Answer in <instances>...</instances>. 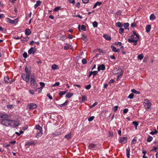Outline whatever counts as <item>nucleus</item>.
Instances as JSON below:
<instances>
[{
	"label": "nucleus",
	"mask_w": 158,
	"mask_h": 158,
	"mask_svg": "<svg viewBox=\"0 0 158 158\" xmlns=\"http://www.w3.org/2000/svg\"><path fill=\"white\" fill-rule=\"evenodd\" d=\"M36 91V90H29V92L30 94H34L35 91Z\"/></svg>",
	"instance_id": "nucleus-45"
},
{
	"label": "nucleus",
	"mask_w": 158,
	"mask_h": 158,
	"mask_svg": "<svg viewBox=\"0 0 158 158\" xmlns=\"http://www.w3.org/2000/svg\"><path fill=\"white\" fill-rule=\"evenodd\" d=\"M157 131L156 129H155L154 131H151L150 132V134L151 135H153L155 134H156L157 133Z\"/></svg>",
	"instance_id": "nucleus-46"
},
{
	"label": "nucleus",
	"mask_w": 158,
	"mask_h": 158,
	"mask_svg": "<svg viewBox=\"0 0 158 158\" xmlns=\"http://www.w3.org/2000/svg\"><path fill=\"white\" fill-rule=\"evenodd\" d=\"M69 44H67V45L65 46L64 47V49H65V50L69 49Z\"/></svg>",
	"instance_id": "nucleus-56"
},
{
	"label": "nucleus",
	"mask_w": 158,
	"mask_h": 158,
	"mask_svg": "<svg viewBox=\"0 0 158 158\" xmlns=\"http://www.w3.org/2000/svg\"><path fill=\"white\" fill-rule=\"evenodd\" d=\"M130 149L129 147H128L126 149V152H127V158H129L130 156Z\"/></svg>",
	"instance_id": "nucleus-20"
},
{
	"label": "nucleus",
	"mask_w": 158,
	"mask_h": 158,
	"mask_svg": "<svg viewBox=\"0 0 158 158\" xmlns=\"http://www.w3.org/2000/svg\"><path fill=\"white\" fill-rule=\"evenodd\" d=\"M36 61L38 63V64L40 63H41V60L38 58H37L36 59Z\"/></svg>",
	"instance_id": "nucleus-58"
},
{
	"label": "nucleus",
	"mask_w": 158,
	"mask_h": 158,
	"mask_svg": "<svg viewBox=\"0 0 158 158\" xmlns=\"http://www.w3.org/2000/svg\"><path fill=\"white\" fill-rule=\"evenodd\" d=\"M67 92V90L65 91H60L59 94L60 96H62L65 94Z\"/></svg>",
	"instance_id": "nucleus-28"
},
{
	"label": "nucleus",
	"mask_w": 158,
	"mask_h": 158,
	"mask_svg": "<svg viewBox=\"0 0 158 158\" xmlns=\"http://www.w3.org/2000/svg\"><path fill=\"white\" fill-rule=\"evenodd\" d=\"M35 128L37 130H39V131H42V128L40 127L39 125H36Z\"/></svg>",
	"instance_id": "nucleus-31"
},
{
	"label": "nucleus",
	"mask_w": 158,
	"mask_h": 158,
	"mask_svg": "<svg viewBox=\"0 0 158 158\" xmlns=\"http://www.w3.org/2000/svg\"><path fill=\"white\" fill-rule=\"evenodd\" d=\"M82 63L83 64H85L87 63V60L86 59H84L82 60Z\"/></svg>",
	"instance_id": "nucleus-49"
},
{
	"label": "nucleus",
	"mask_w": 158,
	"mask_h": 158,
	"mask_svg": "<svg viewBox=\"0 0 158 158\" xmlns=\"http://www.w3.org/2000/svg\"><path fill=\"white\" fill-rule=\"evenodd\" d=\"M115 25L116 26L120 28L122 27L123 26V25L120 22L116 23Z\"/></svg>",
	"instance_id": "nucleus-23"
},
{
	"label": "nucleus",
	"mask_w": 158,
	"mask_h": 158,
	"mask_svg": "<svg viewBox=\"0 0 158 158\" xmlns=\"http://www.w3.org/2000/svg\"><path fill=\"white\" fill-rule=\"evenodd\" d=\"M97 104H98V102H95L92 106H91L90 107V108H92L93 107H94V106H95L97 105Z\"/></svg>",
	"instance_id": "nucleus-51"
},
{
	"label": "nucleus",
	"mask_w": 158,
	"mask_h": 158,
	"mask_svg": "<svg viewBox=\"0 0 158 158\" xmlns=\"http://www.w3.org/2000/svg\"><path fill=\"white\" fill-rule=\"evenodd\" d=\"M103 37L106 40H111V38L108 35L104 34L103 35Z\"/></svg>",
	"instance_id": "nucleus-15"
},
{
	"label": "nucleus",
	"mask_w": 158,
	"mask_h": 158,
	"mask_svg": "<svg viewBox=\"0 0 158 158\" xmlns=\"http://www.w3.org/2000/svg\"><path fill=\"white\" fill-rule=\"evenodd\" d=\"M133 35L134 37L133 38L134 39H135V38H136L137 37L138 38H139V36L137 34L135 31H133Z\"/></svg>",
	"instance_id": "nucleus-30"
},
{
	"label": "nucleus",
	"mask_w": 158,
	"mask_h": 158,
	"mask_svg": "<svg viewBox=\"0 0 158 158\" xmlns=\"http://www.w3.org/2000/svg\"><path fill=\"white\" fill-rule=\"evenodd\" d=\"M118 108V106H115L112 109L114 110V112H115L117 110Z\"/></svg>",
	"instance_id": "nucleus-48"
},
{
	"label": "nucleus",
	"mask_w": 158,
	"mask_h": 158,
	"mask_svg": "<svg viewBox=\"0 0 158 158\" xmlns=\"http://www.w3.org/2000/svg\"><path fill=\"white\" fill-rule=\"evenodd\" d=\"M98 23L96 21H94L93 23V25L94 27H97L98 26Z\"/></svg>",
	"instance_id": "nucleus-43"
},
{
	"label": "nucleus",
	"mask_w": 158,
	"mask_h": 158,
	"mask_svg": "<svg viewBox=\"0 0 158 158\" xmlns=\"http://www.w3.org/2000/svg\"><path fill=\"white\" fill-rule=\"evenodd\" d=\"M47 96L49 98L51 99L52 100V97L50 95V94L49 93L47 94Z\"/></svg>",
	"instance_id": "nucleus-62"
},
{
	"label": "nucleus",
	"mask_w": 158,
	"mask_h": 158,
	"mask_svg": "<svg viewBox=\"0 0 158 158\" xmlns=\"http://www.w3.org/2000/svg\"><path fill=\"white\" fill-rule=\"evenodd\" d=\"M134 94L133 93H131L129 94L128 98L130 99H132L133 98Z\"/></svg>",
	"instance_id": "nucleus-47"
},
{
	"label": "nucleus",
	"mask_w": 158,
	"mask_h": 158,
	"mask_svg": "<svg viewBox=\"0 0 158 158\" xmlns=\"http://www.w3.org/2000/svg\"><path fill=\"white\" fill-rule=\"evenodd\" d=\"M68 1L71 3L74 4L75 3V0H68Z\"/></svg>",
	"instance_id": "nucleus-61"
},
{
	"label": "nucleus",
	"mask_w": 158,
	"mask_h": 158,
	"mask_svg": "<svg viewBox=\"0 0 158 158\" xmlns=\"http://www.w3.org/2000/svg\"><path fill=\"white\" fill-rule=\"evenodd\" d=\"M105 67L104 64H102L98 66V71H100L101 70H104L105 69Z\"/></svg>",
	"instance_id": "nucleus-10"
},
{
	"label": "nucleus",
	"mask_w": 158,
	"mask_h": 158,
	"mask_svg": "<svg viewBox=\"0 0 158 158\" xmlns=\"http://www.w3.org/2000/svg\"><path fill=\"white\" fill-rule=\"evenodd\" d=\"M98 73V72L97 71H94L93 72H92V74L93 75V76L94 77Z\"/></svg>",
	"instance_id": "nucleus-53"
},
{
	"label": "nucleus",
	"mask_w": 158,
	"mask_h": 158,
	"mask_svg": "<svg viewBox=\"0 0 158 158\" xmlns=\"http://www.w3.org/2000/svg\"><path fill=\"white\" fill-rule=\"evenodd\" d=\"M94 116L90 117L88 118V120L89 122H91L94 119Z\"/></svg>",
	"instance_id": "nucleus-44"
},
{
	"label": "nucleus",
	"mask_w": 158,
	"mask_h": 158,
	"mask_svg": "<svg viewBox=\"0 0 158 158\" xmlns=\"http://www.w3.org/2000/svg\"><path fill=\"white\" fill-rule=\"evenodd\" d=\"M143 105L147 110L149 111L151 110V103L147 99H145L143 102Z\"/></svg>",
	"instance_id": "nucleus-3"
},
{
	"label": "nucleus",
	"mask_w": 158,
	"mask_h": 158,
	"mask_svg": "<svg viewBox=\"0 0 158 158\" xmlns=\"http://www.w3.org/2000/svg\"><path fill=\"white\" fill-rule=\"evenodd\" d=\"M64 137L68 139H71V132L66 134L64 136Z\"/></svg>",
	"instance_id": "nucleus-13"
},
{
	"label": "nucleus",
	"mask_w": 158,
	"mask_h": 158,
	"mask_svg": "<svg viewBox=\"0 0 158 158\" xmlns=\"http://www.w3.org/2000/svg\"><path fill=\"white\" fill-rule=\"evenodd\" d=\"M132 123L134 124L135 127V128L137 129V126L138 125V124L137 122L136 121H133L132 122Z\"/></svg>",
	"instance_id": "nucleus-35"
},
{
	"label": "nucleus",
	"mask_w": 158,
	"mask_h": 158,
	"mask_svg": "<svg viewBox=\"0 0 158 158\" xmlns=\"http://www.w3.org/2000/svg\"><path fill=\"white\" fill-rule=\"evenodd\" d=\"M68 102H69V101L66 100L64 103H63V104L60 105H60V107H64L67 104Z\"/></svg>",
	"instance_id": "nucleus-25"
},
{
	"label": "nucleus",
	"mask_w": 158,
	"mask_h": 158,
	"mask_svg": "<svg viewBox=\"0 0 158 158\" xmlns=\"http://www.w3.org/2000/svg\"><path fill=\"white\" fill-rule=\"evenodd\" d=\"M52 69L54 70L58 69V67L56 64H54L52 66Z\"/></svg>",
	"instance_id": "nucleus-38"
},
{
	"label": "nucleus",
	"mask_w": 158,
	"mask_h": 158,
	"mask_svg": "<svg viewBox=\"0 0 158 158\" xmlns=\"http://www.w3.org/2000/svg\"><path fill=\"white\" fill-rule=\"evenodd\" d=\"M123 70H122L121 72L119 73V75L118 76L117 79V81H118L120 80V78L122 77V75H123Z\"/></svg>",
	"instance_id": "nucleus-14"
},
{
	"label": "nucleus",
	"mask_w": 158,
	"mask_h": 158,
	"mask_svg": "<svg viewBox=\"0 0 158 158\" xmlns=\"http://www.w3.org/2000/svg\"><path fill=\"white\" fill-rule=\"evenodd\" d=\"M10 117V115L9 114H5L3 113H0V118H6Z\"/></svg>",
	"instance_id": "nucleus-6"
},
{
	"label": "nucleus",
	"mask_w": 158,
	"mask_h": 158,
	"mask_svg": "<svg viewBox=\"0 0 158 158\" xmlns=\"http://www.w3.org/2000/svg\"><path fill=\"white\" fill-rule=\"evenodd\" d=\"M36 49L35 48V47H31L28 50V53L29 54H34L35 52Z\"/></svg>",
	"instance_id": "nucleus-8"
},
{
	"label": "nucleus",
	"mask_w": 158,
	"mask_h": 158,
	"mask_svg": "<svg viewBox=\"0 0 158 158\" xmlns=\"http://www.w3.org/2000/svg\"><path fill=\"white\" fill-rule=\"evenodd\" d=\"M31 85L33 88H36L38 86V84L35 79V74H32L31 76L30 80Z\"/></svg>",
	"instance_id": "nucleus-2"
},
{
	"label": "nucleus",
	"mask_w": 158,
	"mask_h": 158,
	"mask_svg": "<svg viewBox=\"0 0 158 158\" xmlns=\"http://www.w3.org/2000/svg\"><path fill=\"white\" fill-rule=\"evenodd\" d=\"M25 71L27 74L30 75L31 72L30 71L29 68L26 66L25 68Z\"/></svg>",
	"instance_id": "nucleus-18"
},
{
	"label": "nucleus",
	"mask_w": 158,
	"mask_h": 158,
	"mask_svg": "<svg viewBox=\"0 0 158 158\" xmlns=\"http://www.w3.org/2000/svg\"><path fill=\"white\" fill-rule=\"evenodd\" d=\"M110 47L112 49V51L115 52L117 49L116 47L113 45H111Z\"/></svg>",
	"instance_id": "nucleus-39"
},
{
	"label": "nucleus",
	"mask_w": 158,
	"mask_h": 158,
	"mask_svg": "<svg viewBox=\"0 0 158 158\" xmlns=\"http://www.w3.org/2000/svg\"><path fill=\"white\" fill-rule=\"evenodd\" d=\"M124 29L123 28L121 27L120 28L119 32L120 34H122L124 32Z\"/></svg>",
	"instance_id": "nucleus-42"
},
{
	"label": "nucleus",
	"mask_w": 158,
	"mask_h": 158,
	"mask_svg": "<svg viewBox=\"0 0 158 158\" xmlns=\"http://www.w3.org/2000/svg\"><path fill=\"white\" fill-rule=\"evenodd\" d=\"M151 26L150 25H147L146 27V31L148 33L150 31L151 29Z\"/></svg>",
	"instance_id": "nucleus-19"
},
{
	"label": "nucleus",
	"mask_w": 158,
	"mask_h": 158,
	"mask_svg": "<svg viewBox=\"0 0 158 158\" xmlns=\"http://www.w3.org/2000/svg\"><path fill=\"white\" fill-rule=\"evenodd\" d=\"M87 100V97L86 96H83L82 97V100L81 102H83L85 101H86Z\"/></svg>",
	"instance_id": "nucleus-41"
},
{
	"label": "nucleus",
	"mask_w": 158,
	"mask_h": 158,
	"mask_svg": "<svg viewBox=\"0 0 158 158\" xmlns=\"http://www.w3.org/2000/svg\"><path fill=\"white\" fill-rule=\"evenodd\" d=\"M30 75L27 74L25 78L23 79V80L25 81L27 83L29 81Z\"/></svg>",
	"instance_id": "nucleus-12"
},
{
	"label": "nucleus",
	"mask_w": 158,
	"mask_h": 158,
	"mask_svg": "<svg viewBox=\"0 0 158 158\" xmlns=\"http://www.w3.org/2000/svg\"><path fill=\"white\" fill-rule=\"evenodd\" d=\"M5 81L6 83H9L10 81L8 77H6L4 78Z\"/></svg>",
	"instance_id": "nucleus-36"
},
{
	"label": "nucleus",
	"mask_w": 158,
	"mask_h": 158,
	"mask_svg": "<svg viewBox=\"0 0 158 158\" xmlns=\"http://www.w3.org/2000/svg\"><path fill=\"white\" fill-rule=\"evenodd\" d=\"M153 138L152 137L149 136L148 138L147 139V141L148 142H150L152 140Z\"/></svg>",
	"instance_id": "nucleus-40"
},
{
	"label": "nucleus",
	"mask_w": 158,
	"mask_h": 158,
	"mask_svg": "<svg viewBox=\"0 0 158 158\" xmlns=\"http://www.w3.org/2000/svg\"><path fill=\"white\" fill-rule=\"evenodd\" d=\"M37 106L36 104L34 103H31L28 104L27 106V108L29 110L32 109H35Z\"/></svg>",
	"instance_id": "nucleus-5"
},
{
	"label": "nucleus",
	"mask_w": 158,
	"mask_h": 158,
	"mask_svg": "<svg viewBox=\"0 0 158 158\" xmlns=\"http://www.w3.org/2000/svg\"><path fill=\"white\" fill-rule=\"evenodd\" d=\"M128 109H125L123 110V113L124 114L127 113L128 111Z\"/></svg>",
	"instance_id": "nucleus-63"
},
{
	"label": "nucleus",
	"mask_w": 158,
	"mask_h": 158,
	"mask_svg": "<svg viewBox=\"0 0 158 158\" xmlns=\"http://www.w3.org/2000/svg\"><path fill=\"white\" fill-rule=\"evenodd\" d=\"M7 108L10 109H12L13 108V105H7Z\"/></svg>",
	"instance_id": "nucleus-50"
},
{
	"label": "nucleus",
	"mask_w": 158,
	"mask_h": 158,
	"mask_svg": "<svg viewBox=\"0 0 158 158\" xmlns=\"http://www.w3.org/2000/svg\"><path fill=\"white\" fill-rule=\"evenodd\" d=\"M81 29L84 31H85L86 27L84 25H82L81 27Z\"/></svg>",
	"instance_id": "nucleus-54"
},
{
	"label": "nucleus",
	"mask_w": 158,
	"mask_h": 158,
	"mask_svg": "<svg viewBox=\"0 0 158 158\" xmlns=\"http://www.w3.org/2000/svg\"><path fill=\"white\" fill-rule=\"evenodd\" d=\"M129 23H126L124 24L123 27L125 29H129Z\"/></svg>",
	"instance_id": "nucleus-27"
},
{
	"label": "nucleus",
	"mask_w": 158,
	"mask_h": 158,
	"mask_svg": "<svg viewBox=\"0 0 158 158\" xmlns=\"http://www.w3.org/2000/svg\"><path fill=\"white\" fill-rule=\"evenodd\" d=\"M40 84L41 87H44L45 86V84L44 82H40Z\"/></svg>",
	"instance_id": "nucleus-64"
},
{
	"label": "nucleus",
	"mask_w": 158,
	"mask_h": 158,
	"mask_svg": "<svg viewBox=\"0 0 158 158\" xmlns=\"http://www.w3.org/2000/svg\"><path fill=\"white\" fill-rule=\"evenodd\" d=\"M127 137L121 138L119 140V142L121 143H124L127 142Z\"/></svg>",
	"instance_id": "nucleus-9"
},
{
	"label": "nucleus",
	"mask_w": 158,
	"mask_h": 158,
	"mask_svg": "<svg viewBox=\"0 0 158 158\" xmlns=\"http://www.w3.org/2000/svg\"><path fill=\"white\" fill-rule=\"evenodd\" d=\"M150 19L151 20L155 19H156V17L153 14H152L150 16Z\"/></svg>",
	"instance_id": "nucleus-32"
},
{
	"label": "nucleus",
	"mask_w": 158,
	"mask_h": 158,
	"mask_svg": "<svg viewBox=\"0 0 158 158\" xmlns=\"http://www.w3.org/2000/svg\"><path fill=\"white\" fill-rule=\"evenodd\" d=\"M102 3L101 2H97L94 4V6L93 7V8H94L96 7V6L98 5L100 6L102 4Z\"/></svg>",
	"instance_id": "nucleus-24"
},
{
	"label": "nucleus",
	"mask_w": 158,
	"mask_h": 158,
	"mask_svg": "<svg viewBox=\"0 0 158 158\" xmlns=\"http://www.w3.org/2000/svg\"><path fill=\"white\" fill-rule=\"evenodd\" d=\"M35 145V143L34 141H28L25 144V146L27 145Z\"/></svg>",
	"instance_id": "nucleus-16"
},
{
	"label": "nucleus",
	"mask_w": 158,
	"mask_h": 158,
	"mask_svg": "<svg viewBox=\"0 0 158 158\" xmlns=\"http://www.w3.org/2000/svg\"><path fill=\"white\" fill-rule=\"evenodd\" d=\"M1 123L2 125L6 126L12 127L15 125V121L6 118L2 119Z\"/></svg>",
	"instance_id": "nucleus-1"
},
{
	"label": "nucleus",
	"mask_w": 158,
	"mask_h": 158,
	"mask_svg": "<svg viewBox=\"0 0 158 158\" xmlns=\"http://www.w3.org/2000/svg\"><path fill=\"white\" fill-rule=\"evenodd\" d=\"M18 21V19H16L14 20H12L9 18H8L7 22L10 23H11L13 24H15L17 23Z\"/></svg>",
	"instance_id": "nucleus-7"
},
{
	"label": "nucleus",
	"mask_w": 158,
	"mask_h": 158,
	"mask_svg": "<svg viewBox=\"0 0 158 158\" xmlns=\"http://www.w3.org/2000/svg\"><path fill=\"white\" fill-rule=\"evenodd\" d=\"M115 44L116 46L118 45L119 46H121L122 45V44L121 42H118L116 43Z\"/></svg>",
	"instance_id": "nucleus-60"
},
{
	"label": "nucleus",
	"mask_w": 158,
	"mask_h": 158,
	"mask_svg": "<svg viewBox=\"0 0 158 158\" xmlns=\"http://www.w3.org/2000/svg\"><path fill=\"white\" fill-rule=\"evenodd\" d=\"M73 95V94L71 93H67L66 94V96L68 98H71Z\"/></svg>",
	"instance_id": "nucleus-29"
},
{
	"label": "nucleus",
	"mask_w": 158,
	"mask_h": 158,
	"mask_svg": "<svg viewBox=\"0 0 158 158\" xmlns=\"http://www.w3.org/2000/svg\"><path fill=\"white\" fill-rule=\"evenodd\" d=\"M134 36L133 35H132L131 36V38L128 39V41L129 43H131L133 42V44L134 45H136L137 44V42L139 39V38H138L137 37L136 38H135V39H134Z\"/></svg>",
	"instance_id": "nucleus-4"
},
{
	"label": "nucleus",
	"mask_w": 158,
	"mask_h": 158,
	"mask_svg": "<svg viewBox=\"0 0 158 158\" xmlns=\"http://www.w3.org/2000/svg\"><path fill=\"white\" fill-rule=\"evenodd\" d=\"M59 85H60L59 82H56V83H55L54 84V85H52V86L54 87V86H58Z\"/></svg>",
	"instance_id": "nucleus-52"
},
{
	"label": "nucleus",
	"mask_w": 158,
	"mask_h": 158,
	"mask_svg": "<svg viewBox=\"0 0 158 158\" xmlns=\"http://www.w3.org/2000/svg\"><path fill=\"white\" fill-rule=\"evenodd\" d=\"M23 56L25 58H26L27 56V53L26 52H24L23 54Z\"/></svg>",
	"instance_id": "nucleus-57"
},
{
	"label": "nucleus",
	"mask_w": 158,
	"mask_h": 158,
	"mask_svg": "<svg viewBox=\"0 0 158 158\" xmlns=\"http://www.w3.org/2000/svg\"><path fill=\"white\" fill-rule=\"evenodd\" d=\"M43 134V133L42 131H39V132H38L36 136V137H41Z\"/></svg>",
	"instance_id": "nucleus-37"
},
{
	"label": "nucleus",
	"mask_w": 158,
	"mask_h": 158,
	"mask_svg": "<svg viewBox=\"0 0 158 158\" xmlns=\"http://www.w3.org/2000/svg\"><path fill=\"white\" fill-rule=\"evenodd\" d=\"M91 87V85H87L85 87V88L86 89H90Z\"/></svg>",
	"instance_id": "nucleus-59"
},
{
	"label": "nucleus",
	"mask_w": 158,
	"mask_h": 158,
	"mask_svg": "<svg viewBox=\"0 0 158 158\" xmlns=\"http://www.w3.org/2000/svg\"><path fill=\"white\" fill-rule=\"evenodd\" d=\"M82 37L81 38L82 40H83L85 42H86L88 40L87 38V37L86 35H85L84 34H82Z\"/></svg>",
	"instance_id": "nucleus-21"
},
{
	"label": "nucleus",
	"mask_w": 158,
	"mask_h": 158,
	"mask_svg": "<svg viewBox=\"0 0 158 158\" xmlns=\"http://www.w3.org/2000/svg\"><path fill=\"white\" fill-rule=\"evenodd\" d=\"M42 3V2L40 0H38L36 1V3L34 5V8H36L38 6H40Z\"/></svg>",
	"instance_id": "nucleus-11"
},
{
	"label": "nucleus",
	"mask_w": 158,
	"mask_h": 158,
	"mask_svg": "<svg viewBox=\"0 0 158 158\" xmlns=\"http://www.w3.org/2000/svg\"><path fill=\"white\" fill-rule=\"evenodd\" d=\"M131 92L133 93H134L135 94H140V92L139 91H137L135 89H131Z\"/></svg>",
	"instance_id": "nucleus-33"
},
{
	"label": "nucleus",
	"mask_w": 158,
	"mask_h": 158,
	"mask_svg": "<svg viewBox=\"0 0 158 158\" xmlns=\"http://www.w3.org/2000/svg\"><path fill=\"white\" fill-rule=\"evenodd\" d=\"M96 147V145L92 143H90L88 147L89 149H92Z\"/></svg>",
	"instance_id": "nucleus-22"
},
{
	"label": "nucleus",
	"mask_w": 158,
	"mask_h": 158,
	"mask_svg": "<svg viewBox=\"0 0 158 158\" xmlns=\"http://www.w3.org/2000/svg\"><path fill=\"white\" fill-rule=\"evenodd\" d=\"M143 56L142 54H139L138 55L137 57L140 60H142L143 58Z\"/></svg>",
	"instance_id": "nucleus-34"
},
{
	"label": "nucleus",
	"mask_w": 158,
	"mask_h": 158,
	"mask_svg": "<svg viewBox=\"0 0 158 158\" xmlns=\"http://www.w3.org/2000/svg\"><path fill=\"white\" fill-rule=\"evenodd\" d=\"M60 6H59V7H56L54 9L53 11H55V12L57 11H58L59 10V9H60Z\"/></svg>",
	"instance_id": "nucleus-55"
},
{
	"label": "nucleus",
	"mask_w": 158,
	"mask_h": 158,
	"mask_svg": "<svg viewBox=\"0 0 158 158\" xmlns=\"http://www.w3.org/2000/svg\"><path fill=\"white\" fill-rule=\"evenodd\" d=\"M25 35H29L31 34V31L28 28H27L25 30Z\"/></svg>",
	"instance_id": "nucleus-17"
},
{
	"label": "nucleus",
	"mask_w": 158,
	"mask_h": 158,
	"mask_svg": "<svg viewBox=\"0 0 158 158\" xmlns=\"http://www.w3.org/2000/svg\"><path fill=\"white\" fill-rule=\"evenodd\" d=\"M68 102H69V101L66 100L64 103H63V104L60 105H60V107H64L67 104Z\"/></svg>",
	"instance_id": "nucleus-26"
}]
</instances>
